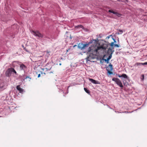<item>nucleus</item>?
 <instances>
[{
	"instance_id": "1",
	"label": "nucleus",
	"mask_w": 147,
	"mask_h": 147,
	"mask_svg": "<svg viewBox=\"0 0 147 147\" xmlns=\"http://www.w3.org/2000/svg\"><path fill=\"white\" fill-rule=\"evenodd\" d=\"M107 47L108 45L106 44H104L101 46L97 44L89 47L87 51V53L89 55V56L87 57V60L92 61L91 60L92 59L96 58L98 53L102 51H104Z\"/></svg>"
},
{
	"instance_id": "30",
	"label": "nucleus",
	"mask_w": 147,
	"mask_h": 147,
	"mask_svg": "<svg viewBox=\"0 0 147 147\" xmlns=\"http://www.w3.org/2000/svg\"><path fill=\"white\" fill-rule=\"evenodd\" d=\"M76 45H75L74 46V47H76Z\"/></svg>"
},
{
	"instance_id": "21",
	"label": "nucleus",
	"mask_w": 147,
	"mask_h": 147,
	"mask_svg": "<svg viewBox=\"0 0 147 147\" xmlns=\"http://www.w3.org/2000/svg\"><path fill=\"white\" fill-rule=\"evenodd\" d=\"M142 65H147V62L143 63H142Z\"/></svg>"
},
{
	"instance_id": "19",
	"label": "nucleus",
	"mask_w": 147,
	"mask_h": 147,
	"mask_svg": "<svg viewBox=\"0 0 147 147\" xmlns=\"http://www.w3.org/2000/svg\"><path fill=\"white\" fill-rule=\"evenodd\" d=\"M13 70L12 72H13L16 75L17 74V73L15 70L13 68V69H12Z\"/></svg>"
},
{
	"instance_id": "10",
	"label": "nucleus",
	"mask_w": 147,
	"mask_h": 147,
	"mask_svg": "<svg viewBox=\"0 0 147 147\" xmlns=\"http://www.w3.org/2000/svg\"><path fill=\"white\" fill-rule=\"evenodd\" d=\"M16 88L20 93H22L24 92V90L20 88V85L16 86Z\"/></svg>"
},
{
	"instance_id": "14",
	"label": "nucleus",
	"mask_w": 147,
	"mask_h": 147,
	"mask_svg": "<svg viewBox=\"0 0 147 147\" xmlns=\"http://www.w3.org/2000/svg\"><path fill=\"white\" fill-rule=\"evenodd\" d=\"M75 28H82V29L84 28L83 26L81 25H79L78 26H75Z\"/></svg>"
},
{
	"instance_id": "5",
	"label": "nucleus",
	"mask_w": 147,
	"mask_h": 147,
	"mask_svg": "<svg viewBox=\"0 0 147 147\" xmlns=\"http://www.w3.org/2000/svg\"><path fill=\"white\" fill-rule=\"evenodd\" d=\"M113 81H114L116 83L122 88L123 87V86L121 81L118 78H113L112 79Z\"/></svg>"
},
{
	"instance_id": "24",
	"label": "nucleus",
	"mask_w": 147,
	"mask_h": 147,
	"mask_svg": "<svg viewBox=\"0 0 147 147\" xmlns=\"http://www.w3.org/2000/svg\"><path fill=\"white\" fill-rule=\"evenodd\" d=\"M24 49L25 50V51H26V52H29V51L26 49V48H24Z\"/></svg>"
},
{
	"instance_id": "12",
	"label": "nucleus",
	"mask_w": 147,
	"mask_h": 147,
	"mask_svg": "<svg viewBox=\"0 0 147 147\" xmlns=\"http://www.w3.org/2000/svg\"><path fill=\"white\" fill-rule=\"evenodd\" d=\"M20 68L21 70H24L26 68V66L24 64H22L20 65Z\"/></svg>"
},
{
	"instance_id": "17",
	"label": "nucleus",
	"mask_w": 147,
	"mask_h": 147,
	"mask_svg": "<svg viewBox=\"0 0 147 147\" xmlns=\"http://www.w3.org/2000/svg\"><path fill=\"white\" fill-rule=\"evenodd\" d=\"M114 42H112L110 44V45L111 46L112 49H114L113 46L114 45Z\"/></svg>"
},
{
	"instance_id": "9",
	"label": "nucleus",
	"mask_w": 147,
	"mask_h": 147,
	"mask_svg": "<svg viewBox=\"0 0 147 147\" xmlns=\"http://www.w3.org/2000/svg\"><path fill=\"white\" fill-rule=\"evenodd\" d=\"M89 80L92 83L94 84H100V83L98 81H96L90 78Z\"/></svg>"
},
{
	"instance_id": "4",
	"label": "nucleus",
	"mask_w": 147,
	"mask_h": 147,
	"mask_svg": "<svg viewBox=\"0 0 147 147\" xmlns=\"http://www.w3.org/2000/svg\"><path fill=\"white\" fill-rule=\"evenodd\" d=\"M31 33L35 36H37L39 38H42L44 36L43 35L40 33L38 31L32 30L31 31Z\"/></svg>"
},
{
	"instance_id": "25",
	"label": "nucleus",
	"mask_w": 147,
	"mask_h": 147,
	"mask_svg": "<svg viewBox=\"0 0 147 147\" xmlns=\"http://www.w3.org/2000/svg\"><path fill=\"white\" fill-rule=\"evenodd\" d=\"M117 1H121V2H123L124 1V0H117Z\"/></svg>"
},
{
	"instance_id": "13",
	"label": "nucleus",
	"mask_w": 147,
	"mask_h": 147,
	"mask_svg": "<svg viewBox=\"0 0 147 147\" xmlns=\"http://www.w3.org/2000/svg\"><path fill=\"white\" fill-rule=\"evenodd\" d=\"M111 57L112 54H110L108 57L107 59H104V60L105 62H106L107 63H108L109 62V60L111 59Z\"/></svg>"
},
{
	"instance_id": "18",
	"label": "nucleus",
	"mask_w": 147,
	"mask_h": 147,
	"mask_svg": "<svg viewBox=\"0 0 147 147\" xmlns=\"http://www.w3.org/2000/svg\"><path fill=\"white\" fill-rule=\"evenodd\" d=\"M140 78L142 81L144 80V74H142Z\"/></svg>"
},
{
	"instance_id": "3",
	"label": "nucleus",
	"mask_w": 147,
	"mask_h": 147,
	"mask_svg": "<svg viewBox=\"0 0 147 147\" xmlns=\"http://www.w3.org/2000/svg\"><path fill=\"white\" fill-rule=\"evenodd\" d=\"M93 41L90 42L88 44H83L82 43H80L78 45V47L80 49L82 50L85 49L88 47L90 43H92Z\"/></svg>"
},
{
	"instance_id": "31",
	"label": "nucleus",
	"mask_w": 147,
	"mask_h": 147,
	"mask_svg": "<svg viewBox=\"0 0 147 147\" xmlns=\"http://www.w3.org/2000/svg\"><path fill=\"white\" fill-rule=\"evenodd\" d=\"M61 63H59V65H61Z\"/></svg>"
},
{
	"instance_id": "15",
	"label": "nucleus",
	"mask_w": 147,
	"mask_h": 147,
	"mask_svg": "<svg viewBox=\"0 0 147 147\" xmlns=\"http://www.w3.org/2000/svg\"><path fill=\"white\" fill-rule=\"evenodd\" d=\"M84 90L88 94H90V91L89 90H88L86 88H84Z\"/></svg>"
},
{
	"instance_id": "23",
	"label": "nucleus",
	"mask_w": 147,
	"mask_h": 147,
	"mask_svg": "<svg viewBox=\"0 0 147 147\" xmlns=\"http://www.w3.org/2000/svg\"><path fill=\"white\" fill-rule=\"evenodd\" d=\"M119 31L120 32V34H121L123 32V31L122 30H119Z\"/></svg>"
},
{
	"instance_id": "29",
	"label": "nucleus",
	"mask_w": 147,
	"mask_h": 147,
	"mask_svg": "<svg viewBox=\"0 0 147 147\" xmlns=\"http://www.w3.org/2000/svg\"><path fill=\"white\" fill-rule=\"evenodd\" d=\"M93 41H94L95 42H96V40H93Z\"/></svg>"
},
{
	"instance_id": "6",
	"label": "nucleus",
	"mask_w": 147,
	"mask_h": 147,
	"mask_svg": "<svg viewBox=\"0 0 147 147\" xmlns=\"http://www.w3.org/2000/svg\"><path fill=\"white\" fill-rule=\"evenodd\" d=\"M106 69L109 74H112L113 73L111 71L113 69V65L111 63H110L108 66L107 67Z\"/></svg>"
},
{
	"instance_id": "16",
	"label": "nucleus",
	"mask_w": 147,
	"mask_h": 147,
	"mask_svg": "<svg viewBox=\"0 0 147 147\" xmlns=\"http://www.w3.org/2000/svg\"><path fill=\"white\" fill-rule=\"evenodd\" d=\"M142 63H137L135 64V65L137 66L140 65H142Z\"/></svg>"
},
{
	"instance_id": "22",
	"label": "nucleus",
	"mask_w": 147,
	"mask_h": 147,
	"mask_svg": "<svg viewBox=\"0 0 147 147\" xmlns=\"http://www.w3.org/2000/svg\"><path fill=\"white\" fill-rule=\"evenodd\" d=\"M114 46H115V47H119V45L117 44H115L114 45Z\"/></svg>"
},
{
	"instance_id": "26",
	"label": "nucleus",
	"mask_w": 147,
	"mask_h": 147,
	"mask_svg": "<svg viewBox=\"0 0 147 147\" xmlns=\"http://www.w3.org/2000/svg\"><path fill=\"white\" fill-rule=\"evenodd\" d=\"M40 76V74H39L38 75V77L39 78Z\"/></svg>"
},
{
	"instance_id": "7",
	"label": "nucleus",
	"mask_w": 147,
	"mask_h": 147,
	"mask_svg": "<svg viewBox=\"0 0 147 147\" xmlns=\"http://www.w3.org/2000/svg\"><path fill=\"white\" fill-rule=\"evenodd\" d=\"M13 68H9L5 72V75L6 76L9 77L11 75L13 71Z\"/></svg>"
},
{
	"instance_id": "11",
	"label": "nucleus",
	"mask_w": 147,
	"mask_h": 147,
	"mask_svg": "<svg viewBox=\"0 0 147 147\" xmlns=\"http://www.w3.org/2000/svg\"><path fill=\"white\" fill-rule=\"evenodd\" d=\"M112 49H112V48H109L108 50L107 51V53L109 55L112 54L113 52V51H112Z\"/></svg>"
},
{
	"instance_id": "2",
	"label": "nucleus",
	"mask_w": 147,
	"mask_h": 147,
	"mask_svg": "<svg viewBox=\"0 0 147 147\" xmlns=\"http://www.w3.org/2000/svg\"><path fill=\"white\" fill-rule=\"evenodd\" d=\"M117 75L119 78H122L121 79L123 80V84L124 85H127L128 84V82L126 81L125 82V81L126 80V79H128V78L126 74H122L121 75L119 74H118Z\"/></svg>"
},
{
	"instance_id": "27",
	"label": "nucleus",
	"mask_w": 147,
	"mask_h": 147,
	"mask_svg": "<svg viewBox=\"0 0 147 147\" xmlns=\"http://www.w3.org/2000/svg\"><path fill=\"white\" fill-rule=\"evenodd\" d=\"M113 40H114V42H114H114H116V41L115 39L113 38Z\"/></svg>"
},
{
	"instance_id": "20",
	"label": "nucleus",
	"mask_w": 147,
	"mask_h": 147,
	"mask_svg": "<svg viewBox=\"0 0 147 147\" xmlns=\"http://www.w3.org/2000/svg\"><path fill=\"white\" fill-rule=\"evenodd\" d=\"M26 79H29L28 80L29 81H30V80L31 79V78L28 76H26Z\"/></svg>"
},
{
	"instance_id": "28",
	"label": "nucleus",
	"mask_w": 147,
	"mask_h": 147,
	"mask_svg": "<svg viewBox=\"0 0 147 147\" xmlns=\"http://www.w3.org/2000/svg\"><path fill=\"white\" fill-rule=\"evenodd\" d=\"M70 49H68V50H67V52L69 50H70Z\"/></svg>"
},
{
	"instance_id": "8",
	"label": "nucleus",
	"mask_w": 147,
	"mask_h": 147,
	"mask_svg": "<svg viewBox=\"0 0 147 147\" xmlns=\"http://www.w3.org/2000/svg\"><path fill=\"white\" fill-rule=\"evenodd\" d=\"M110 13H112L114 14L116 16H118L119 17H121V15L120 14L118 13L117 12H115L113 11V10L110 9L108 11Z\"/></svg>"
}]
</instances>
